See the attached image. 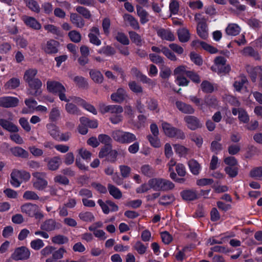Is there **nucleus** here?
Wrapping results in <instances>:
<instances>
[{"label":"nucleus","mask_w":262,"mask_h":262,"mask_svg":"<svg viewBox=\"0 0 262 262\" xmlns=\"http://www.w3.org/2000/svg\"><path fill=\"white\" fill-rule=\"evenodd\" d=\"M47 90L50 93L57 94L61 101L69 102L70 99L66 96V89L59 82L49 80L47 82Z\"/></svg>","instance_id":"1"},{"label":"nucleus","mask_w":262,"mask_h":262,"mask_svg":"<svg viewBox=\"0 0 262 262\" xmlns=\"http://www.w3.org/2000/svg\"><path fill=\"white\" fill-rule=\"evenodd\" d=\"M21 212L30 217L40 220L44 217L39 207L36 204L26 203L20 206Z\"/></svg>","instance_id":"2"},{"label":"nucleus","mask_w":262,"mask_h":262,"mask_svg":"<svg viewBox=\"0 0 262 262\" xmlns=\"http://www.w3.org/2000/svg\"><path fill=\"white\" fill-rule=\"evenodd\" d=\"M150 188L155 191H167L173 189L174 185L170 181L162 178H152L149 180Z\"/></svg>","instance_id":"3"},{"label":"nucleus","mask_w":262,"mask_h":262,"mask_svg":"<svg viewBox=\"0 0 262 262\" xmlns=\"http://www.w3.org/2000/svg\"><path fill=\"white\" fill-rule=\"evenodd\" d=\"M10 183L14 187H18L23 182L28 181L31 175L25 170L13 169L10 174Z\"/></svg>","instance_id":"4"},{"label":"nucleus","mask_w":262,"mask_h":262,"mask_svg":"<svg viewBox=\"0 0 262 262\" xmlns=\"http://www.w3.org/2000/svg\"><path fill=\"white\" fill-rule=\"evenodd\" d=\"M161 126L164 134L169 138L175 137L183 140L186 137L185 133L182 130L173 126L167 122L162 121Z\"/></svg>","instance_id":"5"},{"label":"nucleus","mask_w":262,"mask_h":262,"mask_svg":"<svg viewBox=\"0 0 262 262\" xmlns=\"http://www.w3.org/2000/svg\"><path fill=\"white\" fill-rule=\"evenodd\" d=\"M112 136L115 141L122 144H129L137 140V137L134 134L121 130L114 131Z\"/></svg>","instance_id":"6"},{"label":"nucleus","mask_w":262,"mask_h":262,"mask_svg":"<svg viewBox=\"0 0 262 262\" xmlns=\"http://www.w3.org/2000/svg\"><path fill=\"white\" fill-rule=\"evenodd\" d=\"M33 187L38 190H43L48 186V182L45 180L46 173L44 172L36 171L32 173Z\"/></svg>","instance_id":"7"},{"label":"nucleus","mask_w":262,"mask_h":262,"mask_svg":"<svg viewBox=\"0 0 262 262\" xmlns=\"http://www.w3.org/2000/svg\"><path fill=\"white\" fill-rule=\"evenodd\" d=\"M211 70L218 74L228 73L230 71V66L226 64V59L222 56H217L214 60V64Z\"/></svg>","instance_id":"8"},{"label":"nucleus","mask_w":262,"mask_h":262,"mask_svg":"<svg viewBox=\"0 0 262 262\" xmlns=\"http://www.w3.org/2000/svg\"><path fill=\"white\" fill-rule=\"evenodd\" d=\"M30 255L29 249L25 246H21L16 248L11 257L15 261L24 260L29 259Z\"/></svg>","instance_id":"9"},{"label":"nucleus","mask_w":262,"mask_h":262,"mask_svg":"<svg viewBox=\"0 0 262 262\" xmlns=\"http://www.w3.org/2000/svg\"><path fill=\"white\" fill-rule=\"evenodd\" d=\"M246 71L249 74L251 80L254 82H256L258 76L259 78V84L262 88V66L253 67L248 65L246 67Z\"/></svg>","instance_id":"10"},{"label":"nucleus","mask_w":262,"mask_h":262,"mask_svg":"<svg viewBox=\"0 0 262 262\" xmlns=\"http://www.w3.org/2000/svg\"><path fill=\"white\" fill-rule=\"evenodd\" d=\"M99 111L102 114L110 113L112 114H119L123 112V107L118 105H106L104 103H101L99 104Z\"/></svg>","instance_id":"11"},{"label":"nucleus","mask_w":262,"mask_h":262,"mask_svg":"<svg viewBox=\"0 0 262 262\" xmlns=\"http://www.w3.org/2000/svg\"><path fill=\"white\" fill-rule=\"evenodd\" d=\"M27 84L29 86L28 92L29 95L34 96H37L41 95L42 93L41 87L42 83L39 79L36 78V80Z\"/></svg>","instance_id":"12"},{"label":"nucleus","mask_w":262,"mask_h":262,"mask_svg":"<svg viewBox=\"0 0 262 262\" xmlns=\"http://www.w3.org/2000/svg\"><path fill=\"white\" fill-rule=\"evenodd\" d=\"M187 127L192 130L201 128L202 124L199 119L194 116H186L184 118Z\"/></svg>","instance_id":"13"},{"label":"nucleus","mask_w":262,"mask_h":262,"mask_svg":"<svg viewBox=\"0 0 262 262\" xmlns=\"http://www.w3.org/2000/svg\"><path fill=\"white\" fill-rule=\"evenodd\" d=\"M61 227L60 223L55 220L50 219L46 220L40 225V229L46 231H52L59 229Z\"/></svg>","instance_id":"14"},{"label":"nucleus","mask_w":262,"mask_h":262,"mask_svg":"<svg viewBox=\"0 0 262 262\" xmlns=\"http://www.w3.org/2000/svg\"><path fill=\"white\" fill-rule=\"evenodd\" d=\"M18 99L14 97L4 96L0 97V106L5 108L13 107L18 105Z\"/></svg>","instance_id":"15"},{"label":"nucleus","mask_w":262,"mask_h":262,"mask_svg":"<svg viewBox=\"0 0 262 262\" xmlns=\"http://www.w3.org/2000/svg\"><path fill=\"white\" fill-rule=\"evenodd\" d=\"M128 98V94L125 89L120 88L116 92L111 95V98L113 101L116 103H121Z\"/></svg>","instance_id":"16"},{"label":"nucleus","mask_w":262,"mask_h":262,"mask_svg":"<svg viewBox=\"0 0 262 262\" xmlns=\"http://www.w3.org/2000/svg\"><path fill=\"white\" fill-rule=\"evenodd\" d=\"M151 50L153 52L160 53L161 52L169 60L171 61H176L177 58L175 54L172 52L168 48L162 46L161 48L153 46L151 47Z\"/></svg>","instance_id":"17"},{"label":"nucleus","mask_w":262,"mask_h":262,"mask_svg":"<svg viewBox=\"0 0 262 262\" xmlns=\"http://www.w3.org/2000/svg\"><path fill=\"white\" fill-rule=\"evenodd\" d=\"M232 113L234 116L238 115L239 120L244 123H248L249 121V117L247 113L242 107H233Z\"/></svg>","instance_id":"18"},{"label":"nucleus","mask_w":262,"mask_h":262,"mask_svg":"<svg viewBox=\"0 0 262 262\" xmlns=\"http://www.w3.org/2000/svg\"><path fill=\"white\" fill-rule=\"evenodd\" d=\"M100 35L99 28L97 27H93L90 29V32L88 35L91 43L96 45L100 46L101 43V40L98 36Z\"/></svg>","instance_id":"19"},{"label":"nucleus","mask_w":262,"mask_h":262,"mask_svg":"<svg viewBox=\"0 0 262 262\" xmlns=\"http://www.w3.org/2000/svg\"><path fill=\"white\" fill-rule=\"evenodd\" d=\"M22 19L27 26L34 30H39L41 27V24L33 17L25 15Z\"/></svg>","instance_id":"20"},{"label":"nucleus","mask_w":262,"mask_h":262,"mask_svg":"<svg viewBox=\"0 0 262 262\" xmlns=\"http://www.w3.org/2000/svg\"><path fill=\"white\" fill-rule=\"evenodd\" d=\"M193 46L196 48L202 47L203 49L211 54H214L217 52L218 50L214 47L207 44V43L199 40H193L192 42Z\"/></svg>","instance_id":"21"},{"label":"nucleus","mask_w":262,"mask_h":262,"mask_svg":"<svg viewBox=\"0 0 262 262\" xmlns=\"http://www.w3.org/2000/svg\"><path fill=\"white\" fill-rule=\"evenodd\" d=\"M177 108L182 113L186 114H192L194 113V109L188 104L185 103L181 101L176 102Z\"/></svg>","instance_id":"22"},{"label":"nucleus","mask_w":262,"mask_h":262,"mask_svg":"<svg viewBox=\"0 0 262 262\" xmlns=\"http://www.w3.org/2000/svg\"><path fill=\"white\" fill-rule=\"evenodd\" d=\"M0 126L4 129L11 133H17L19 128L12 122L4 119H0Z\"/></svg>","instance_id":"23"},{"label":"nucleus","mask_w":262,"mask_h":262,"mask_svg":"<svg viewBox=\"0 0 262 262\" xmlns=\"http://www.w3.org/2000/svg\"><path fill=\"white\" fill-rule=\"evenodd\" d=\"M58 44L57 41L53 39L50 40L42 46V49L48 54L55 53L58 51Z\"/></svg>","instance_id":"24"},{"label":"nucleus","mask_w":262,"mask_h":262,"mask_svg":"<svg viewBox=\"0 0 262 262\" xmlns=\"http://www.w3.org/2000/svg\"><path fill=\"white\" fill-rule=\"evenodd\" d=\"M45 161L47 162V166L51 170H57L60 165V158L59 157H54L52 158H46Z\"/></svg>","instance_id":"25"},{"label":"nucleus","mask_w":262,"mask_h":262,"mask_svg":"<svg viewBox=\"0 0 262 262\" xmlns=\"http://www.w3.org/2000/svg\"><path fill=\"white\" fill-rule=\"evenodd\" d=\"M67 252L66 250L63 247H61L57 250H54L52 253V257L46 259V262H54L58 259L63 257V255Z\"/></svg>","instance_id":"26"},{"label":"nucleus","mask_w":262,"mask_h":262,"mask_svg":"<svg viewBox=\"0 0 262 262\" xmlns=\"http://www.w3.org/2000/svg\"><path fill=\"white\" fill-rule=\"evenodd\" d=\"M137 13L140 17V20L142 24H145L147 23L149 19V14L148 12L140 6H137Z\"/></svg>","instance_id":"27"},{"label":"nucleus","mask_w":262,"mask_h":262,"mask_svg":"<svg viewBox=\"0 0 262 262\" xmlns=\"http://www.w3.org/2000/svg\"><path fill=\"white\" fill-rule=\"evenodd\" d=\"M37 74V70L35 69H29L26 70L24 73V80L28 83L36 80V75Z\"/></svg>","instance_id":"28"},{"label":"nucleus","mask_w":262,"mask_h":262,"mask_svg":"<svg viewBox=\"0 0 262 262\" xmlns=\"http://www.w3.org/2000/svg\"><path fill=\"white\" fill-rule=\"evenodd\" d=\"M157 34L162 39L168 41H173L175 38L173 33L168 30L160 29L157 31Z\"/></svg>","instance_id":"29"},{"label":"nucleus","mask_w":262,"mask_h":262,"mask_svg":"<svg viewBox=\"0 0 262 262\" xmlns=\"http://www.w3.org/2000/svg\"><path fill=\"white\" fill-rule=\"evenodd\" d=\"M51 241L54 244L60 245L68 243L69 239L63 234H58L52 237Z\"/></svg>","instance_id":"30"},{"label":"nucleus","mask_w":262,"mask_h":262,"mask_svg":"<svg viewBox=\"0 0 262 262\" xmlns=\"http://www.w3.org/2000/svg\"><path fill=\"white\" fill-rule=\"evenodd\" d=\"M90 76L91 79L96 83H102L104 78L101 73L97 70L91 69L90 70Z\"/></svg>","instance_id":"31"},{"label":"nucleus","mask_w":262,"mask_h":262,"mask_svg":"<svg viewBox=\"0 0 262 262\" xmlns=\"http://www.w3.org/2000/svg\"><path fill=\"white\" fill-rule=\"evenodd\" d=\"M10 151L15 157L22 158H27L29 157L28 152L20 147L17 146L11 148Z\"/></svg>","instance_id":"32"},{"label":"nucleus","mask_w":262,"mask_h":262,"mask_svg":"<svg viewBox=\"0 0 262 262\" xmlns=\"http://www.w3.org/2000/svg\"><path fill=\"white\" fill-rule=\"evenodd\" d=\"M225 31L228 35L236 36L241 32V28L236 24H230L226 28Z\"/></svg>","instance_id":"33"},{"label":"nucleus","mask_w":262,"mask_h":262,"mask_svg":"<svg viewBox=\"0 0 262 262\" xmlns=\"http://www.w3.org/2000/svg\"><path fill=\"white\" fill-rule=\"evenodd\" d=\"M70 20L77 28H82L85 25L84 20L76 13L71 14Z\"/></svg>","instance_id":"34"},{"label":"nucleus","mask_w":262,"mask_h":262,"mask_svg":"<svg viewBox=\"0 0 262 262\" xmlns=\"http://www.w3.org/2000/svg\"><path fill=\"white\" fill-rule=\"evenodd\" d=\"M46 127L48 133L55 140H57L59 136V130L58 127L52 123L47 124Z\"/></svg>","instance_id":"35"},{"label":"nucleus","mask_w":262,"mask_h":262,"mask_svg":"<svg viewBox=\"0 0 262 262\" xmlns=\"http://www.w3.org/2000/svg\"><path fill=\"white\" fill-rule=\"evenodd\" d=\"M191 172L194 175H198L201 169L200 164L195 160L191 159L188 162Z\"/></svg>","instance_id":"36"},{"label":"nucleus","mask_w":262,"mask_h":262,"mask_svg":"<svg viewBox=\"0 0 262 262\" xmlns=\"http://www.w3.org/2000/svg\"><path fill=\"white\" fill-rule=\"evenodd\" d=\"M197 33L202 39H205L208 37V30L207 24L197 25Z\"/></svg>","instance_id":"37"},{"label":"nucleus","mask_w":262,"mask_h":262,"mask_svg":"<svg viewBox=\"0 0 262 262\" xmlns=\"http://www.w3.org/2000/svg\"><path fill=\"white\" fill-rule=\"evenodd\" d=\"M241 53L242 55L246 56H251L253 57L256 60L260 59V56L258 53L255 51L251 47H246L242 51Z\"/></svg>","instance_id":"38"},{"label":"nucleus","mask_w":262,"mask_h":262,"mask_svg":"<svg viewBox=\"0 0 262 262\" xmlns=\"http://www.w3.org/2000/svg\"><path fill=\"white\" fill-rule=\"evenodd\" d=\"M140 172L142 174L148 178L155 175L154 169L148 164L143 165L140 168Z\"/></svg>","instance_id":"39"},{"label":"nucleus","mask_w":262,"mask_h":262,"mask_svg":"<svg viewBox=\"0 0 262 262\" xmlns=\"http://www.w3.org/2000/svg\"><path fill=\"white\" fill-rule=\"evenodd\" d=\"M181 195L184 200L192 201L196 199L197 194L195 191L186 190L181 192Z\"/></svg>","instance_id":"40"},{"label":"nucleus","mask_w":262,"mask_h":262,"mask_svg":"<svg viewBox=\"0 0 262 262\" xmlns=\"http://www.w3.org/2000/svg\"><path fill=\"white\" fill-rule=\"evenodd\" d=\"M24 3L28 8L36 13H39L40 8L38 3L35 0H24Z\"/></svg>","instance_id":"41"},{"label":"nucleus","mask_w":262,"mask_h":262,"mask_svg":"<svg viewBox=\"0 0 262 262\" xmlns=\"http://www.w3.org/2000/svg\"><path fill=\"white\" fill-rule=\"evenodd\" d=\"M179 40L182 42L188 41L190 38V34L188 30L185 28L180 29L178 31Z\"/></svg>","instance_id":"42"},{"label":"nucleus","mask_w":262,"mask_h":262,"mask_svg":"<svg viewBox=\"0 0 262 262\" xmlns=\"http://www.w3.org/2000/svg\"><path fill=\"white\" fill-rule=\"evenodd\" d=\"M234 236V234H231L228 236H224L222 237L221 239H217L216 237H212L209 238L207 242L208 245H213L214 244H222L225 243L226 239L229 237H233Z\"/></svg>","instance_id":"43"},{"label":"nucleus","mask_w":262,"mask_h":262,"mask_svg":"<svg viewBox=\"0 0 262 262\" xmlns=\"http://www.w3.org/2000/svg\"><path fill=\"white\" fill-rule=\"evenodd\" d=\"M124 20L127 22L133 28L139 29V26L138 21L132 15L125 14L123 15Z\"/></svg>","instance_id":"44"},{"label":"nucleus","mask_w":262,"mask_h":262,"mask_svg":"<svg viewBox=\"0 0 262 262\" xmlns=\"http://www.w3.org/2000/svg\"><path fill=\"white\" fill-rule=\"evenodd\" d=\"M80 122L82 125H87L91 128H95L98 126V122L96 120H91L84 117L80 118Z\"/></svg>","instance_id":"45"},{"label":"nucleus","mask_w":262,"mask_h":262,"mask_svg":"<svg viewBox=\"0 0 262 262\" xmlns=\"http://www.w3.org/2000/svg\"><path fill=\"white\" fill-rule=\"evenodd\" d=\"M20 85V80L17 78H12L10 79L4 85L6 89H14L19 86Z\"/></svg>","instance_id":"46"},{"label":"nucleus","mask_w":262,"mask_h":262,"mask_svg":"<svg viewBox=\"0 0 262 262\" xmlns=\"http://www.w3.org/2000/svg\"><path fill=\"white\" fill-rule=\"evenodd\" d=\"M108 189L111 195L116 199H119L122 197L121 191L116 187L112 184L108 185Z\"/></svg>","instance_id":"47"},{"label":"nucleus","mask_w":262,"mask_h":262,"mask_svg":"<svg viewBox=\"0 0 262 262\" xmlns=\"http://www.w3.org/2000/svg\"><path fill=\"white\" fill-rule=\"evenodd\" d=\"M67 102L65 105V110L68 113L73 115H80V110L75 104L69 102Z\"/></svg>","instance_id":"48"},{"label":"nucleus","mask_w":262,"mask_h":262,"mask_svg":"<svg viewBox=\"0 0 262 262\" xmlns=\"http://www.w3.org/2000/svg\"><path fill=\"white\" fill-rule=\"evenodd\" d=\"M173 147L175 152L180 157H185L187 155L188 149L185 146L180 144H174Z\"/></svg>","instance_id":"49"},{"label":"nucleus","mask_w":262,"mask_h":262,"mask_svg":"<svg viewBox=\"0 0 262 262\" xmlns=\"http://www.w3.org/2000/svg\"><path fill=\"white\" fill-rule=\"evenodd\" d=\"M174 200V197L173 195H165L160 198L159 203L162 205H167L173 202Z\"/></svg>","instance_id":"50"},{"label":"nucleus","mask_w":262,"mask_h":262,"mask_svg":"<svg viewBox=\"0 0 262 262\" xmlns=\"http://www.w3.org/2000/svg\"><path fill=\"white\" fill-rule=\"evenodd\" d=\"M23 198L25 200H38L39 196L37 194L31 190H27L25 191L23 194Z\"/></svg>","instance_id":"51"},{"label":"nucleus","mask_w":262,"mask_h":262,"mask_svg":"<svg viewBox=\"0 0 262 262\" xmlns=\"http://www.w3.org/2000/svg\"><path fill=\"white\" fill-rule=\"evenodd\" d=\"M150 145L155 148H159L161 146V143L158 136H152L148 135L147 137Z\"/></svg>","instance_id":"52"},{"label":"nucleus","mask_w":262,"mask_h":262,"mask_svg":"<svg viewBox=\"0 0 262 262\" xmlns=\"http://www.w3.org/2000/svg\"><path fill=\"white\" fill-rule=\"evenodd\" d=\"M180 5L178 1L177 0H171L169 5V8L171 14H177L179 11Z\"/></svg>","instance_id":"53"},{"label":"nucleus","mask_w":262,"mask_h":262,"mask_svg":"<svg viewBox=\"0 0 262 262\" xmlns=\"http://www.w3.org/2000/svg\"><path fill=\"white\" fill-rule=\"evenodd\" d=\"M134 249L140 254H144L147 250V246L144 245L140 241H138L133 246Z\"/></svg>","instance_id":"54"},{"label":"nucleus","mask_w":262,"mask_h":262,"mask_svg":"<svg viewBox=\"0 0 262 262\" xmlns=\"http://www.w3.org/2000/svg\"><path fill=\"white\" fill-rule=\"evenodd\" d=\"M115 37L118 41L123 45H127L129 43V39L123 33L118 32Z\"/></svg>","instance_id":"55"},{"label":"nucleus","mask_w":262,"mask_h":262,"mask_svg":"<svg viewBox=\"0 0 262 262\" xmlns=\"http://www.w3.org/2000/svg\"><path fill=\"white\" fill-rule=\"evenodd\" d=\"M129 37L131 40L138 46H141L142 40L141 36L137 33L132 31L129 32Z\"/></svg>","instance_id":"56"},{"label":"nucleus","mask_w":262,"mask_h":262,"mask_svg":"<svg viewBox=\"0 0 262 262\" xmlns=\"http://www.w3.org/2000/svg\"><path fill=\"white\" fill-rule=\"evenodd\" d=\"M71 40L73 42L77 43L80 41L81 36L79 32L77 31L73 30L70 31L68 34Z\"/></svg>","instance_id":"57"},{"label":"nucleus","mask_w":262,"mask_h":262,"mask_svg":"<svg viewBox=\"0 0 262 262\" xmlns=\"http://www.w3.org/2000/svg\"><path fill=\"white\" fill-rule=\"evenodd\" d=\"M250 176L256 179L262 180V167L253 169L250 172Z\"/></svg>","instance_id":"58"},{"label":"nucleus","mask_w":262,"mask_h":262,"mask_svg":"<svg viewBox=\"0 0 262 262\" xmlns=\"http://www.w3.org/2000/svg\"><path fill=\"white\" fill-rule=\"evenodd\" d=\"M128 86L130 90L135 93H142L143 89L142 86L137 84L135 81H130L128 83Z\"/></svg>","instance_id":"59"},{"label":"nucleus","mask_w":262,"mask_h":262,"mask_svg":"<svg viewBox=\"0 0 262 262\" xmlns=\"http://www.w3.org/2000/svg\"><path fill=\"white\" fill-rule=\"evenodd\" d=\"M76 10L86 19H89L91 17L90 11L86 8L82 6H78L76 8Z\"/></svg>","instance_id":"60"},{"label":"nucleus","mask_w":262,"mask_h":262,"mask_svg":"<svg viewBox=\"0 0 262 262\" xmlns=\"http://www.w3.org/2000/svg\"><path fill=\"white\" fill-rule=\"evenodd\" d=\"M43 241L39 238L33 240L30 243L31 247L35 250H38L44 246Z\"/></svg>","instance_id":"61"},{"label":"nucleus","mask_w":262,"mask_h":262,"mask_svg":"<svg viewBox=\"0 0 262 262\" xmlns=\"http://www.w3.org/2000/svg\"><path fill=\"white\" fill-rule=\"evenodd\" d=\"M79 218L85 222H92L94 220V216L90 212H81L79 214Z\"/></svg>","instance_id":"62"},{"label":"nucleus","mask_w":262,"mask_h":262,"mask_svg":"<svg viewBox=\"0 0 262 262\" xmlns=\"http://www.w3.org/2000/svg\"><path fill=\"white\" fill-rule=\"evenodd\" d=\"M187 72H189V71L186 70V67L185 66H180L174 69L173 74L176 77L187 76Z\"/></svg>","instance_id":"63"},{"label":"nucleus","mask_w":262,"mask_h":262,"mask_svg":"<svg viewBox=\"0 0 262 262\" xmlns=\"http://www.w3.org/2000/svg\"><path fill=\"white\" fill-rule=\"evenodd\" d=\"M225 171L230 177L234 178L238 173V168L236 166H227L225 168Z\"/></svg>","instance_id":"64"}]
</instances>
